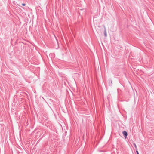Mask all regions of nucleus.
Masks as SVG:
<instances>
[{
  "mask_svg": "<svg viewBox=\"0 0 154 154\" xmlns=\"http://www.w3.org/2000/svg\"><path fill=\"white\" fill-rule=\"evenodd\" d=\"M122 133L124 136L125 138H126L128 135L127 132L126 131H124Z\"/></svg>",
  "mask_w": 154,
  "mask_h": 154,
  "instance_id": "nucleus-1",
  "label": "nucleus"
},
{
  "mask_svg": "<svg viewBox=\"0 0 154 154\" xmlns=\"http://www.w3.org/2000/svg\"><path fill=\"white\" fill-rule=\"evenodd\" d=\"M104 35H105V36L106 37L107 36V35L106 29L105 28V30H104Z\"/></svg>",
  "mask_w": 154,
  "mask_h": 154,
  "instance_id": "nucleus-2",
  "label": "nucleus"
},
{
  "mask_svg": "<svg viewBox=\"0 0 154 154\" xmlns=\"http://www.w3.org/2000/svg\"><path fill=\"white\" fill-rule=\"evenodd\" d=\"M134 147L136 149H137V146H136V144L135 143H134Z\"/></svg>",
  "mask_w": 154,
  "mask_h": 154,
  "instance_id": "nucleus-3",
  "label": "nucleus"
},
{
  "mask_svg": "<svg viewBox=\"0 0 154 154\" xmlns=\"http://www.w3.org/2000/svg\"><path fill=\"white\" fill-rule=\"evenodd\" d=\"M22 5L23 6H25V4H24V3H23L22 4Z\"/></svg>",
  "mask_w": 154,
  "mask_h": 154,
  "instance_id": "nucleus-4",
  "label": "nucleus"
},
{
  "mask_svg": "<svg viewBox=\"0 0 154 154\" xmlns=\"http://www.w3.org/2000/svg\"><path fill=\"white\" fill-rule=\"evenodd\" d=\"M136 152H137V154H139V153H138V151H137V150L136 151Z\"/></svg>",
  "mask_w": 154,
  "mask_h": 154,
  "instance_id": "nucleus-5",
  "label": "nucleus"
}]
</instances>
